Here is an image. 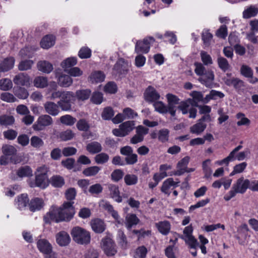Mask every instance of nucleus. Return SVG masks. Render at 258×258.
Returning a JSON list of instances; mask_svg holds the SVG:
<instances>
[{"instance_id": "obj_1", "label": "nucleus", "mask_w": 258, "mask_h": 258, "mask_svg": "<svg viewBox=\"0 0 258 258\" xmlns=\"http://www.w3.org/2000/svg\"><path fill=\"white\" fill-rule=\"evenodd\" d=\"M73 204L74 202H66L61 208L52 206L44 216V221L46 223H50L52 221L58 223L70 221L75 214Z\"/></svg>"}, {"instance_id": "obj_2", "label": "nucleus", "mask_w": 258, "mask_h": 258, "mask_svg": "<svg viewBox=\"0 0 258 258\" xmlns=\"http://www.w3.org/2000/svg\"><path fill=\"white\" fill-rule=\"evenodd\" d=\"M60 98L57 104L62 110L69 111L76 101L75 93L72 91H54L51 94V99Z\"/></svg>"}, {"instance_id": "obj_3", "label": "nucleus", "mask_w": 258, "mask_h": 258, "mask_svg": "<svg viewBox=\"0 0 258 258\" xmlns=\"http://www.w3.org/2000/svg\"><path fill=\"white\" fill-rule=\"evenodd\" d=\"M250 180L243 177L238 178L233 184L231 189L224 197L225 201H228L235 196L236 194H244L248 188Z\"/></svg>"}, {"instance_id": "obj_4", "label": "nucleus", "mask_w": 258, "mask_h": 258, "mask_svg": "<svg viewBox=\"0 0 258 258\" xmlns=\"http://www.w3.org/2000/svg\"><path fill=\"white\" fill-rule=\"evenodd\" d=\"M71 235L73 240L79 244H87L90 242V232L81 227L77 226L73 228Z\"/></svg>"}, {"instance_id": "obj_5", "label": "nucleus", "mask_w": 258, "mask_h": 258, "mask_svg": "<svg viewBox=\"0 0 258 258\" xmlns=\"http://www.w3.org/2000/svg\"><path fill=\"white\" fill-rule=\"evenodd\" d=\"M39 250L43 253L45 258H56V253L52 251V247L49 241L45 239H40L37 242Z\"/></svg>"}, {"instance_id": "obj_6", "label": "nucleus", "mask_w": 258, "mask_h": 258, "mask_svg": "<svg viewBox=\"0 0 258 258\" xmlns=\"http://www.w3.org/2000/svg\"><path fill=\"white\" fill-rule=\"evenodd\" d=\"M134 121L129 120L121 123L118 128L112 130L113 134L117 137H123L127 135L135 128Z\"/></svg>"}, {"instance_id": "obj_7", "label": "nucleus", "mask_w": 258, "mask_h": 258, "mask_svg": "<svg viewBox=\"0 0 258 258\" xmlns=\"http://www.w3.org/2000/svg\"><path fill=\"white\" fill-rule=\"evenodd\" d=\"M155 42L153 37H147L143 40H138L136 44L135 52L137 53H147L150 48L151 44Z\"/></svg>"}, {"instance_id": "obj_8", "label": "nucleus", "mask_w": 258, "mask_h": 258, "mask_svg": "<svg viewBox=\"0 0 258 258\" xmlns=\"http://www.w3.org/2000/svg\"><path fill=\"white\" fill-rule=\"evenodd\" d=\"M52 123L53 120L51 116L47 114L41 115L33 124L32 127L34 131H40L46 126L51 125Z\"/></svg>"}, {"instance_id": "obj_9", "label": "nucleus", "mask_w": 258, "mask_h": 258, "mask_svg": "<svg viewBox=\"0 0 258 258\" xmlns=\"http://www.w3.org/2000/svg\"><path fill=\"white\" fill-rule=\"evenodd\" d=\"M102 248L108 256H113L117 252L116 246L110 236H106L102 240Z\"/></svg>"}, {"instance_id": "obj_10", "label": "nucleus", "mask_w": 258, "mask_h": 258, "mask_svg": "<svg viewBox=\"0 0 258 258\" xmlns=\"http://www.w3.org/2000/svg\"><path fill=\"white\" fill-rule=\"evenodd\" d=\"M179 182L178 179L174 181L173 178H168L163 181L161 191L164 194L169 196L171 190L178 186Z\"/></svg>"}, {"instance_id": "obj_11", "label": "nucleus", "mask_w": 258, "mask_h": 258, "mask_svg": "<svg viewBox=\"0 0 258 258\" xmlns=\"http://www.w3.org/2000/svg\"><path fill=\"white\" fill-rule=\"evenodd\" d=\"M189 158L187 156L180 160L177 165V170L169 172V176H180L186 172V168L188 164Z\"/></svg>"}, {"instance_id": "obj_12", "label": "nucleus", "mask_w": 258, "mask_h": 258, "mask_svg": "<svg viewBox=\"0 0 258 258\" xmlns=\"http://www.w3.org/2000/svg\"><path fill=\"white\" fill-rule=\"evenodd\" d=\"M128 68V62L123 58H119L114 65L113 73L115 75H123L126 73Z\"/></svg>"}, {"instance_id": "obj_13", "label": "nucleus", "mask_w": 258, "mask_h": 258, "mask_svg": "<svg viewBox=\"0 0 258 258\" xmlns=\"http://www.w3.org/2000/svg\"><path fill=\"white\" fill-rule=\"evenodd\" d=\"M166 98L168 101V106L169 112L171 116H174L176 112V105L179 104V99L177 96L172 94H167Z\"/></svg>"}, {"instance_id": "obj_14", "label": "nucleus", "mask_w": 258, "mask_h": 258, "mask_svg": "<svg viewBox=\"0 0 258 258\" xmlns=\"http://www.w3.org/2000/svg\"><path fill=\"white\" fill-rule=\"evenodd\" d=\"M231 74H227V77L224 78L225 84L228 86H233L235 89L239 90L243 86V82L238 78H230Z\"/></svg>"}, {"instance_id": "obj_15", "label": "nucleus", "mask_w": 258, "mask_h": 258, "mask_svg": "<svg viewBox=\"0 0 258 258\" xmlns=\"http://www.w3.org/2000/svg\"><path fill=\"white\" fill-rule=\"evenodd\" d=\"M14 83L19 86L28 87L30 85L29 76L25 73H20L13 79Z\"/></svg>"}, {"instance_id": "obj_16", "label": "nucleus", "mask_w": 258, "mask_h": 258, "mask_svg": "<svg viewBox=\"0 0 258 258\" xmlns=\"http://www.w3.org/2000/svg\"><path fill=\"white\" fill-rule=\"evenodd\" d=\"M29 199L27 195L22 194L15 200V205L19 210L22 211L26 209L28 204Z\"/></svg>"}, {"instance_id": "obj_17", "label": "nucleus", "mask_w": 258, "mask_h": 258, "mask_svg": "<svg viewBox=\"0 0 258 258\" xmlns=\"http://www.w3.org/2000/svg\"><path fill=\"white\" fill-rule=\"evenodd\" d=\"M44 203L42 199L34 198L30 201L29 208L31 212H34L40 210L44 206Z\"/></svg>"}, {"instance_id": "obj_18", "label": "nucleus", "mask_w": 258, "mask_h": 258, "mask_svg": "<svg viewBox=\"0 0 258 258\" xmlns=\"http://www.w3.org/2000/svg\"><path fill=\"white\" fill-rule=\"evenodd\" d=\"M56 240L59 245L65 246L70 243L71 238L66 232L60 231L56 234Z\"/></svg>"}, {"instance_id": "obj_19", "label": "nucleus", "mask_w": 258, "mask_h": 258, "mask_svg": "<svg viewBox=\"0 0 258 258\" xmlns=\"http://www.w3.org/2000/svg\"><path fill=\"white\" fill-rule=\"evenodd\" d=\"M144 96L146 100L149 102L155 101L158 100L160 97L159 94L156 90L151 86H149L146 89Z\"/></svg>"}, {"instance_id": "obj_20", "label": "nucleus", "mask_w": 258, "mask_h": 258, "mask_svg": "<svg viewBox=\"0 0 258 258\" xmlns=\"http://www.w3.org/2000/svg\"><path fill=\"white\" fill-rule=\"evenodd\" d=\"M214 79V75L213 71L208 70L205 71L203 77L199 79V81L206 87H210Z\"/></svg>"}, {"instance_id": "obj_21", "label": "nucleus", "mask_w": 258, "mask_h": 258, "mask_svg": "<svg viewBox=\"0 0 258 258\" xmlns=\"http://www.w3.org/2000/svg\"><path fill=\"white\" fill-rule=\"evenodd\" d=\"M58 105L55 104L53 102H46L44 105V107L45 111L52 116H56L58 114L59 112Z\"/></svg>"}, {"instance_id": "obj_22", "label": "nucleus", "mask_w": 258, "mask_h": 258, "mask_svg": "<svg viewBox=\"0 0 258 258\" xmlns=\"http://www.w3.org/2000/svg\"><path fill=\"white\" fill-rule=\"evenodd\" d=\"M15 61V59L13 57H9L5 58L0 63V72H5L13 69Z\"/></svg>"}, {"instance_id": "obj_23", "label": "nucleus", "mask_w": 258, "mask_h": 258, "mask_svg": "<svg viewBox=\"0 0 258 258\" xmlns=\"http://www.w3.org/2000/svg\"><path fill=\"white\" fill-rule=\"evenodd\" d=\"M31 187L38 186L41 188H45L48 186L47 176L35 174V182L30 185Z\"/></svg>"}, {"instance_id": "obj_24", "label": "nucleus", "mask_w": 258, "mask_h": 258, "mask_svg": "<svg viewBox=\"0 0 258 258\" xmlns=\"http://www.w3.org/2000/svg\"><path fill=\"white\" fill-rule=\"evenodd\" d=\"M156 228L162 234L166 235L170 230L171 225L167 221H160L155 224Z\"/></svg>"}, {"instance_id": "obj_25", "label": "nucleus", "mask_w": 258, "mask_h": 258, "mask_svg": "<svg viewBox=\"0 0 258 258\" xmlns=\"http://www.w3.org/2000/svg\"><path fill=\"white\" fill-rule=\"evenodd\" d=\"M108 189L110 191V195L116 202L120 203L122 201V198L120 196L118 187L117 185L110 184L108 185Z\"/></svg>"}, {"instance_id": "obj_26", "label": "nucleus", "mask_w": 258, "mask_h": 258, "mask_svg": "<svg viewBox=\"0 0 258 258\" xmlns=\"http://www.w3.org/2000/svg\"><path fill=\"white\" fill-rule=\"evenodd\" d=\"M91 225L92 230L96 233H102L105 228L103 221L99 219L92 220Z\"/></svg>"}, {"instance_id": "obj_27", "label": "nucleus", "mask_w": 258, "mask_h": 258, "mask_svg": "<svg viewBox=\"0 0 258 258\" xmlns=\"http://www.w3.org/2000/svg\"><path fill=\"white\" fill-rule=\"evenodd\" d=\"M55 37L52 35H47L44 37L40 42L41 46L44 49L52 47L55 43Z\"/></svg>"}, {"instance_id": "obj_28", "label": "nucleus", "mask_w": 258, "mask_h": 258, "mask_svg": "<svg viewBox=\"0 0 258 258\" xmlns=\"http://www.w3.org/2000/svg\"><path fill=\"white\" fill-rule=\"evenodd\" d=\"M57 82L62 87H68L73 83V79L70 76L61 74L58 77Z\"/></svg>"}, {"instance_id": "obj_29", "label": "nucleus", "mask_w": 258, "mask_h": 258, "mask_svg": "<svg viewBox=\"0 0 258 258\" xmlns=\"http://www.w3.org/2000/svg\"><path fill=\"white\" fill-rule=\"evenodd\" d=\"M192 227L189 225L185 227L183 232L184 235L190 240V242L197 248L198 247L199 243L198 240L192 235Z\"/></svg>"}, {"instance_id": "obj_30", "label": "nucleus", "mask_w": 258, "mask_h": 258, "mask_svg": "<svg viewBox=\"0 0 258 258\" xmlns=\"http://www.w3.org/2000/svg\"><path fill=\"white\" fill-rule=\"evenodd\" d=\"M105 78L103 72L96 71L92 72L89 77L90 81L92 83H98L103 82Z\"/></svg>"}, {"instance_id": "obj_31", "label": "nucleus", "mask_w": 258, "mask_h": 258, "mask_svg": "<svg viewBox=\"0 0 258 258\" xmlns=\"http://www.w3.org/2000/svg\"><path fill=\"white\" fill-rule=\"evenodd\" d=\"M77 63V58L76 57H70L62 61L60 66L63 69L64 72H67Z\"/></svg>"}, {"instance_id": "obj_32", "label": "nucleus", "mask_w": 258, "mask_h": 258, "mask_svg": "<svg viewBox=\"0 0 258 258\" xmlns=\"http://www.w3.org/2000/svg\"><path fill=\"white\" fill-rule=\"evenodd\" d=\"M258 13V8L255 6L251 5L243 12V18L249 19L255 17Z\"/></svg>"}, {"instance_id": "obj_33", "label": "nucleus", "mask_w": 258, "mask_h": 258, "mask_svg": "<svg viewBox=\"0 0 258 258\" xmlns=\"http://www.w3.org/2000/svg\"><path fill=\"white\" fill-rule=\"evenodd\" d=\"M207 127V124L204 122H200L198 120V122L190 127V132L197 135L202 133Z\"/></svg>"}, {"instance_id": "obj_34", "label": "nucleus", "mask_w": 258, "mask_h": 258, "mask_svg": "<svg viewBox=\"0 0 258 258\" xmlns=\"http://www.w3.org/2000/svg\"><path fill=\"white\" fill-rule=\"evenodd\" d=\"M37 67L39 71L47 74L50 73L53 70L52 65L45 60L38 62Z\"/></svg>"}, {"instance_id": "obj_35", "label": "nucleus", "mask_w": 258, "mask_h": 258, "mask_svg": "<svg viewBox=\"0 0 258 258\" xmlns=\"http://www.w3.org/2000/svg\"><path fill=\"white\" fill-rule=\"evenodd\" d=\"M125 226L128 229H131L139 222V218L135 214H128L125 218Z\"/></svg>"}, {"instance_id": "obj_36", "label": "nucleus", "mask_w": 258, "mask_h": 258, "mask_svg": "<svg viewBox=\"0 0 258 258\" xmlns=\"http://www.w3.org/2000/svg\"><path fill=\"white\" fill-rule=\"evenodd\" d=\"M15 122V118L11 115L4 114L0 116V124L3 126L12 125Z\"/></svg>"}, {"instance_id": "obj_37", "label": "nucleus", "mask_w": 258, "mask_h": 258, "mask_svg": "<svg viewBox=\"0 0 258 258\" xmlns=\"http://www.w3.org/2000/svg\"><path fill=\"white\" fill-rule=\"evenodd\" d=\"M86 149L89 153L95 154L100 152L102 150V146L99 143L93 142L87 145Z\"/></svg>"}, {"instance_id": "obj_38", "label": "nucleus", "mask_w": 258, "mask_h": 258, "mask_svg": "<svg viewBox=\"0 0 258 258\" xmlns=\"http://www.w3.org/2000/svg\"><path fill=\"white\" fill-rule=\"evenodd\" d=\"M224 97V94L222 92L212 90L210 91L209 94L206 95L203 101L205 102H208L210 100H215L218 98H222Z\"/></svg>"}, {"instance_id": "obj_39", "label": "nucleus", "mask_w": 258, "mask_h": 258, "mask_svg": "<svg viewBox=\"0 0 258 258\" xmlns=\"http://www.w3.org/2000/svg\"><path fill=\"white\" fill-rule=\"evenodd\" d=\"M76 99L79 100L84 101L87 100L91 95V91L88 89L80 90L76 91Z\"/></svg>"}, {"instance_id": "obj_40", "label": "nucleus", "mask_w": 258, "mask_h": 258, "mask_svg": "<svg viewBox=\"0 0 258 258\" xmlns=\"http://www.w3.org/2000/svg\"><path fill=\"white\" fill-rule=\"evenodd\" d=\"M34 85L37 88H43L48 85V80L47 78L43 76L36 77L34 80Z\"/></svg>"}, {"instance_id": "obj_41", "label": "nucleus", "mask_w": 258, "mask_h": 258, "mask_svg": "<svg viewBox=\"0 0 258 258\" xmlns=\"http://www.w3.org/2000/svg\"><path fill=\"white\" fill-rule=\"evenodd\" d=\"M118 244L123 248H126L128 245L126 237L121 230H118L117 235Z\"/></svg>"}, {"instance_id": "obj_42", "label": "nucleus", "mask_w": 258, "mask_h": 258, "mask_svg": "<svg viewBox=\"0 0 258 258\" xmlns=\"http://www.w3.org/2000/svg\"><path fill=\"white\" fill-rule=\"evenodd\" d=\"M17 175L20 177H29L32 175V170L28 166H25L20 168L17 172Z\"/></svg>"}, {"instance_id": "obj_43", "label": "nucleus", "mask_w": 258, "mask_h": 258, "mask_svg": "<svg viewBox=\"0 0 258 258\" xmlns=\"http://www.w3.org/2000/svg\"><path fill=\"white\" fill-rule=\"evenodd\" d=\"M51 184L55 187H60L64 184V180L62 177L59 175H54L50 179Z\"/></svg>"}, {"instance_id": "obj_44", "label": "nucleus", "mask_w": 258, "mask_h": 258, "mask_svg": "<svg viewBox=\"0 0 258 258\" xmlns=\"http://www.w3.org/2000/svg\"><path fill=\"white\" fill-rule=\"evenodd\" d=\"M148 250L144 246H141L136 248L133 253L134 258H146Z\"/></svg>"}, {"instance_id": "obj_45", "label": "nucleus", "mask_w": 258, "mask_h": 258, "mask_svg": "<svg viewBox=\"0 0 258 258\" xmlns=\"http://www.w3.org/2000/svg\"><path fill=\"white\" fill-rule=\"evenodd\" d=\"M75 136V134L71 130L59 133L58 138L61 141H66L72 139Z\"/></svg>"}, {"instance_id": "obj_46", "label": "nucleus", "mask_w": 258, "mask_h": 258, "mask_svg": "<svg viewBox=\"0 0 258 258\" xmlns=\"http://www.w3.org/2000/svg\"><path fill=\"white\" fill-rule=\"evenodd\" d=\"M217 62L219 67L223 72L228 71L230 67V65L228 60L222 56H219L218 57Z\"/></svg>"}, {"instance_id": "obj_47", "label": "nucleus", "mask_w": 258, "mask_h": 258, "mask_svg": "<svg viewBox=\"0 0 258 258\" xmlns=\"http://www.w3.org/2000/svg\"><path fill=\"white\" fill-rule=\"evenodd\" d=\"M76 119L72 116L67 114L60 117V121L61 123L68 126L73 125L76 122Z\"/></svg>"}, {"instance_id": "obj_48", "label": "nucleus", "mask_w": 258, "mask_h": 258, "mask_svg": "<svg viewBox=\"0 0 258 258\" xmlns=\"http://www.w3.org/2000/svg\"><path fill=\"white\" fill-rule=\"evenodd\" d=\"M13 87V83L9 79L5 78L0 80V89L8 91Z\"/></svg>"}, {"instance_id": "obj_49", "label": "nucleus", "mask_w": 258, "mask_h": 258, "mask_svg": "<svg viewBox=\"0 0 258 258\" xmlns=\"http://www.w3.org/2000/svg\"><path fill=\"white\" fill-rule=\"evenodd\" d=\"M124 180L125 184L127 185H133L137 184L138 181V178L135 174H127L125 175Z\"/></svg>"}, {"instance_id": "obj_50", "label": "nucleus", "mask_w": 258, "mask_h": 258, "mask_svg": "<svg viewBox=\"0 0 258 258\" xmlns=\"http://www.w3.org/2000/svg\"><path fill=\"white\" fill-rule=\"evenodd\" d=\"M247 164L246 162H242L235 165L233 171L230 173V175L233 176L235 174L242 173L246 168Z\"/></svg>"}, {"instance_id": "obj_51", "label": "nucleus", "mask_w": 258, "mask_h": 258, "mask_svg": "<svg viewBox=\"0 0 258 258\" xmlns=\"http://www.w3.org/2000/svg\"><path fill=\"white\" fill-rule=\"evenodd\" d=\"M100 170V168L97 166H92L86 168L83 173L87 176H91L96 175Z\"/></svg>"}, {"instance_id": "obj_52", "label": "nucleus", "mask_w": 258, "mask_h": 258, "mask_svg": "<svg viewBox=\"0 0 258 258\" xmlns=\"http://www.w3.org/2000/svg\"><path fill=\"white\" fill-rule=\"evenodd\" d=\"M2 151L4 155L10 156L16 154L17 150L13 146L5 145L2 147Z\"/></svg>"}, {"instance_id": "obj_53", "label": "nucleus", "mask_w": 258, "mask_h": 258, "mask_svg": "<svg viewBox=\"0 0 258 258\" xmlns=\"http://www.w3.org/2000/svg\"><path fill=\"white\" fill-rule=\"evenodd\" d=\"M31 145L35 148H39L44 145L43 140L37 136H33L30 140Z\"/></svg>"}, {"instance_id": "obj_54", "label": "nucleus", "mask_w": 258, "mask_h": 258, "mask_svg": "<svg viewBox=\"0 0 258 258\" xmlns=\"http://www.w3.org/2000/svg\"><path fill=\"white\" fill-rule=\"evenodd\" d=\"M153 105L155 110L160 113H164L169 112L167 106L161 101L155 102Z\"/></svg>"}, {"instance_id": "obj_55", "label": "nucleus", "mask_w": 258, "mask_h": 258, "mask_svg": "<svg viewBox=\"0 0 258 258\" xmlns=\"http://www.w3.org/2000/svg\"><path fill=\"white\" fill-rule=\"evenodd\" d=\"M91 55V50L87 47H82L78 52V56L81 59L88 58Z\"/></svg>"}, {"instance_id": "obj_56", "label": "nucleus", "mask_w": 258, "mask_h": 258, "mask_svg": "<svg viewBox=\"0 0 258 258\" xmlns=\"http://www.w3.org/2000/svg\"><path fill=\"white\" fill-rule=\"evenodd\" d=\"M15 94L20 99H26L28 97L29 94L26 89L23 88L19 87L15 89Z\"/></svg>"}, {"instance_id": "obj_57", "label": "nucleus", "mask_w": 258, "mask_h": 258, "mask_svg": "<svg viewBox=\"0 0 258 258\" xmlns=\"http://www.w3.org/2000/svg\"><path fill=\"white\" fill-rule=\"evenodd\" d=\"M108 160L109 156L105 153H101L98 154L95 157V162L97 164H104L107 162L108 161Z\"/></svg>"}, {"instance_id": "obj_58", "label": "nucleus", "mask_w": 258, "mask_h": 258, "mask_svg": "<svg viewBox=\"0 0 258 258\" xmlns=\"http://www.w3.org/2000/svg\"><path fill=\"white\" fill-rule=\"evenodd\" d=\"M77 128L81 131H87L90 128L88 121L84 119H80L76 124Z\"/></svg>"}, {"instance_id": "obj_59", "label": "nucleus", "mask_w": 258, "mask_h": 258, "mask_svg": "<svg viewBox=\"0 0 258 258\" xmlns=\"http://www.w3.org/2000/svg\"><path fill=\"white\" fill-rule=\"evenodd\" d=\"M240 73L244 77L249 78L253 75V71L249 66L243 64L240 68Z\"/></svg>"}, {"instance_id": "obj_60", "label": "nucleus", "mask_w": 258, "mask_h": 258, "mask_svg": "<svg viewBox=\"0 0 258 258\" xmlns=\"http://www.w3.org/2000/svg\"><path fill=\"white\" fill-rule=\"evenodd\" d=\"M210 162V160L208 159L203 163V169L205 173V176L206 178L209 177L212 173V170L209 165Z\"/></svg>"}, {"instance_id": "obj_61", "label": "nucleus", "mask_w": 258, "mask_h": 258, "mask_svg": "<svg viewBox=\"0 0 258 258\" xmlns=\"http://www.w3.org/2000/svg\"><path fill=\"white\" fill-rule=\"evenodd\" d=\"M67 73L71 77H78L83 75V71L78 67H73L70 68Z\"/></svg>"}, {"instance_id": "obj_62", "label": "nucleus", "mask_w": 258, "mask_h": 258, "mask_svg": "<svg viewBox=\"0 0 258 258\" xmlns=\"http://www.w3.org/2000/svg\"><path fill=\"white\" fill-rule=\"evenodd\" d=\"M33 64V61L32 60H23L20 62L18 68L20 71H26L30 69Z\"/></svg>"}, {"instance_id": "obj_63", "label": "nucleus", "mask_w": 258, "mask_h": 258, "mask_svg": "<svg viewBox=\"0 0 258 258\" xmlns=\"http://www.w3.org/2000/svg\"><path fill=\"white\" fill-rule=\"evenodd\" d=\"M191 101V99H188L186 101H182L180 103L178 108L182 111V114H185L188 112V111L190 108L189 103H190Z\"/></svg>"}, {"instance_id": "obj_64", "label": "nucleus", "mask_w": 258, "mask_h": 258, "mask_svg": "<svg viewBox=\"0 0 258 258\" xmlns=\"http://www.w3.org/2000/svg\"><path fill=\"white\" fill-rule=\"evenodd\" d=\"M200 55L201 57V59L205 65H208L212 64L213 60L211 56L207 53V52L204 51H201L200 52Z\"/></svg>"}]
</instances>
